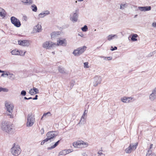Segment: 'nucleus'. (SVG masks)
<instances>
[{
    "label": "nucleus",
    "instance_id": "55",
    "mask_svg": "<svg viewBox=\"0 0 156 156\" xmlns=\"http://www.w3.org/2000/svg\"><path fill=\"white\" fill-rule=\"evenodd\" d=\"M98 154L100 155H101V154H103V153H102L101 152H100V151H99L98 152Z\"/></svg>",
    "mask_w": 156,
    "mask_h": 156
},
{
    "label": "nucleus",
    "instance_id": "23",
    "mask_svg": "<svg viewBox=\"0 0 156 156\" xmlns=\"http://www.w3.org/2000/svg\"><path fill=\"white\" fill-rule=\"evenodd\" d=\"M58 72L61 73L63 74L66 73L65 69L61 66H58Z\"/></svg>",
    "mask_w": 156,
    "mask_h": 156
},
{
    "label": "nucleus",
    "instance_id": "54",
    "mask_svg": "<svg viewBox=\"0 0 156 156\" xmlns=\"http://www.w3.org/2000/svg\"><path fill=\"white\" fill-rule=\"evenodd\" d=\"M5 75H6L7 76H8V74L7 73H2L1 75V76H4Z\"/></svg>",
    "mask_w": 156,
    "mask_h": 156
},
{
    "label": "nucleus",
    "instance_id": "37",
    "mask_svg": "<svg viewBox=\"0 0 156 156\" xmlns=\"http://www.w3.org/2000/svg\"><path fill=\"white\" fill-rule=\"evenodd\" d=\"M33 89L34 92H35V94H38V90L37 88L35 87H33Z\"/></svg>",
    "mask_w": 156,
    "mask_h": 156
},
{
    "label": "nucleus",
    "instance_id": "58",
    "mask_svg": "<svg viewBox=\"0 0 156 156\" xmlns=\"http://www.w3.org/2000/svg\"><path fill=\"white\" fill-rule=\"evenodd\" d=\"M24 99L25 100H29L28 98H27L26 97H25L24 98Z\"/></svg>",
    "mask_w": 156,
    "mask_h": 156
},
{
    "label": "nucleus",
    "instance_id": "35",
    "mask_svg": "<svg viewBox=\"0 0 156 156\" xmlns=\"http://www.w3.org/2000/svg\"><path fill=\"white\" fill-rule=\"evenodd\" d=\"M75 81L74 80L72 81L70 84V88L71 89L73 87L75 84Z\"/></svg>",
    "mask_w": 156,
    "mask_h": 156
},
{
    "label": "nucleus",
    "instance_id": "20",
    "mask_svg": "<svg viewBox=\"0 0 156 156\" xmlns=\"http://www.w3.org/2000/svg\"><path fill=\"white\" fill-rule=\"evenodd\" d=\"M149 99L151 101H154L156 99V95L153 93L152 92L149 95Z\"/></svg>",
    "mask_w": 156,
    "mask_h": 156
},
{
    "label": "nucleus",
    "instance_id": "63",
    "mask_svg": "<svg viewBox=\"0 0 156 156\" xmlns=\"http://www.w3.org/2000/svg\"><path fill=\"white\" fill-rule=\"evenodd\" d=\"M2 87H0V92L2 91Z\"/></svg>",
    "mask_w": 156,
    "mask_h": 156
},
{
    "label": "nucleus",
    "instance_id": "61",
    "mask_svg": "<svg viewBox=\"0 0 156 156\" xmlns=\"http://www.w3.org/2000/svg\"><path fill=\"white\" fill-rule=\"evenodd\" d=\"M84 0H77L78 2H82Z\"/></svg>",
    "mask_w": 156,
    "mask_h": 156
},
{
    "label": "nucleus",
    "instance_id": "1",
    "mask_svg": "<svg viewBox=\"0 0 156 156\" xmlns=\"http://www.w3.org/2000/svg\"><path fill=\"white\" fill-rule=\"evenodd\" d=\"M12 125L9 122L5 121L2 122L1 125L2 130L8 133H11L13 132Z\"/></svg>",
    "mask_w": 156,
    "mask_h": 156
},
{
    "label": "nucleus",
    "instance_id": "21",
    "mask_svg": "<svg viewBox=\"0 0 156 156\" xmlns=\"http://www.w3.org/2000/svg\"><path fill=\"white\" fill-rule=\"evenodd\" d=\"M153 144H151L150 145V147L149 150L148 151L147 153L146 156H149L151 154L152 151V147L153 146Z\"/></svg>",
    "mask_w": 156,
    "mask_h": 156
},
{
    "label": "nucleus",
    "instance_id": "22",
    "mask_svg": "<svg viewBox=\"0 0 156 156\" xmlns=\"http://www.w3.org/2000/svg\"><path fill=\"white\" fill-rule=\"evenodd\" d=\"M114 37L117 38L118 36L115 34H110L107 37V39L108 41H110L112 40Z\"/></svg>",
    "mask_w": 156,
    "mask_h": 156
},
{
    "label": "nucleus",
    "instance_id": "5",
    "mask_svg": "<svg viewBox=\"0 0 156 156\" xmlns=\"http://www.w3.org/2000/svg\"><path fill=\"white\" fill-rule=\"evenodd\" d=\"M35 122L34 115L32 114H29L27 117V121L26 125L27 127L32 126Z\"/></svg>",
    "mask_w": 156,
    "mask_h": 156
},
{
    "label": "nucleus",
    "instance_id": "33",
    "mask_svg": "<svg viewBox=\"0 0 156 156\" xmlns=\"http://www.w3.org/2000/svg\"><path fill=\"white\" fill-rule=\"evenodd\" d=\"M145 12L146 11H148L151 10V7L150 6H144Z\"/></svg>",
    "mask_w": 156,
    "mask_h": 156
},
{
    "label": "nucleus",
    "instance_id": "53",
    "mask_svg": "<svg viewBox=\"0 0 156 156\" xmlns=\"http://www.w3.org/2000/svg\"><path fill=\"white\" fill-rule=\"evenodd\" d=\"M37 97H38V96L37 95H36L35 96V97L34 98H33V100H37Z\"/></svg>",
    "mask_w": 156,
    "mask_h": 156
},
{
    "label": "nucleus",
    "instance_id": "3",
    "mask_svg": "<svg viewBox=\"0 0 156 156\" xmlns=\"http://www.w3.org/2000/svg\"><path fill=\"white\" fill-rule=\"evenodd\" d=\"M73 145L75 147L82 148L87 147L88 144L87 143L84 142L82 140H78L76 142H74Z\"/></svg>",
    "mask_w": 156,
    "mask_h": 156
},
{
    "label": "nucleus",
    "instance_id": "14",
    "mask_svg": "<svg viewBox=\"0 0 156 156\" xmlns=\"http://www.w3.org/2000/svg\"><path fill=\"white\" fill-rule=\"evenodd\" d=\"M54 45H55V44L52 42L48 41L45 42L43 44V47L44 48L48 49L52 47Z\"/></svg>",
    "mask_w": 156,
    "mask_h": 156
},
{
    "label": "nucleus",
    "instance_id": "10",
    "mask_svg": "<svg viewBox=\"0 0 156 156\" xmlns=\"http://www.w3.org/2000/svg\"><path fill=\"white\" fill-rule=\"evenodd\" d=\"M94 86L96 87L99 84H100L101 81V76H96L94 78Z\"/></svg>",
    "mask_w": 156,
    "mask_h": 156
},
{
    "label": "nucleus",
    "instance_id": "36",
    "mask_svg": "<svg viewBox=\"0 0 156 156\" xmlns=\"http://www.w3.org/2000/svg\"><path fill=\"white\" fill-rule=\"evenodd\" d=\"M138 9L141 11L145 12L144 6V7H139Z\"/></svg>",
    "mask_w": 156,
    "mask_h": 156
},
{
    "label": "nucleus",
    "instance_id": "41",
    "mask_svg": "<svg viewBox=\"0 0 156 156\" xmlns=\"http://www.w3.org/2000/svg\"><path fill=\"white\" fill-rule=\"evenodd\" d=\"M155 51H153V52H151L150 53H149L147 55V56L148 57H151L153 55H154L155 53Z\"/></svg>",
    "mask_w": 156,
    "mask_h": 156
},
{
    "label": "nucleus",
    "instance_id": "51",
    "mask_svg": "<svg viewBox=\"0 0 156 156\" xmlns=\"http://www.w3.org/2000/svg\"><path fill=\"white\" fill-rule=\"evenodd\" d=\"M101 58H103L105 60H107V57L105 56H100V57Z\"/></svg>",
    "mask_w": 156,
    "mask_h": 156
},
{
    "label": "nucleus",
    "instance_id": "52",
    "mask_svg": "<svg viewBox=\"0 0 156 156\" xmlns=\"http://www.w3.org/2000/svg\"><path fill=\"white\" fill-rule=\"evenodd\" d=\"M49 140V139L47 138L46 139H45L44 140H43V141H44L45 143V142H47Z\"/></svg>",
    "mask_w": 156,
    "mask_h": 156
},
{
    "label": "nucleus",
    "instance_id": "15",
    "mask_svg": "<svg viewBox=\"0 0 156 156\" xmlns=\"http://www.w3.org/2000/svg\"><path fill=\"white\" fill-rule=\"evenodd\" d=\"M50 14V12L48 10H45L38 15V19H39L40 18H44Z\"/></svg>",
    "mask_w": 156,
    "mask_h": 156
},
{
    "label": "nucleus",
    "instance_id": "4",
    "mask_svg": "<svg viewBox=\"0 0 156 156\" xmlns=\"http://www.w3.org/2000/svg\"><path fill=\"white\" fill-rule=\"evenodd\" d=\"M5 105L7 111L8 112V113H7V115H9L10 118H13V116L12 113L13 112V105L12 104H9L7 101L5 102Z\"/></svg>",
    "mask_w": 156,
    "mask_h": 156
},
{
    "label": "nucleus",
    "instance_id": "29",
    "mask_svg": "<svg viewBox=\"0 0 156 156\" xmlns=\"http://www.w3.org/2000/svg\"><path fill=\"white\" fill-rule=\"evenodd\" d=\"M128 6V4L125 3L124 4H121L120 5V9H124V8L127 7Z\"/></svg>",
    "mask_w": 156,
    "mask_h": 156
},
{
    "label": "nucleus",
    "instance_id": "50",
    "mask_svg": "<svg viewBox=\"0 0 156 156\" xmlns=\"http://www.w3.org/2000/svg\"><path fill=\"white\" fill-rule=\"evenodd\" d=\"M66 151H67L68 152V154L70 152H72V150L71 149H69L68 150H66Z\"/></svg>",
    "mask_w": 156,
    "mask_h": 156
},
{
    "label": "nucleus",
    "instance_id": "40",
    "mask_svg": "<svg viewBox=\"0 0 156 156\" xmlns=\"http://www.w3.org/2000/svg\"><path fill=\"white\" fill-rule=\"evenodd\" d=\"M84 67L85 68H88V62H85L84 63Z\"/></svg>",
    "mask_w": 156,
    "mask_h": 156
},
{
    "label": "nucleus",
    "instance_id": "57",
    "mask_svg": "<svg viewBox=\"0 0 156 156\" xmlns=\"http://www.w3.org/2000/svg\"><path fill=\"white\" fill-rule=\"evenodd\" d=\"M45 142L43 141V140L41 142V144L42 145H43L44 144Z\"/></svg>",
    "mask_w": 156,
    "mask_h": 156
},
{
    "label": "nucleus",
    "instance_id": "18",
    "mask_svg": "<svg viewBox=\"0 0 156 156\" xmlns=\"http://www.w3.org/2000/svg\"><path fill=\"white\" fill-rule=\"evenodd\" d=\"M34 29L36 32H40L42 30L41 26V25L38 24L35 26Z\"/></svg>",
    "mask_w": 156,
    "mask_h": 156
},
{
    "label": "nucleus",
    "instance_id": "46",
    "mask_svg": "<svg viewBox=\"0 0 156 156\" xmlns=\"http://www.w3.org/2000/svg\"><path fill=\"white\" fill-rule=\"evenodd\" d=\"M112 57H107V60L109 61L112 59Z\"/></svg>",
    "mask_w": 156,
    "mask_h": 156
},
{
    "label": "nucleus",
    "instance_id": "42",
    "mask_svg": "<svg viewBox=\"0 0 156 156\" xmlns=\"http://www.w3.org/2000/svg\"><path fill=\"white\" fill-rule=\"evenodd\" d=\"M9 90L7 88H2V91L7 92Z\"/></svg>",
    "mask_w": 156,
    "mask_h": 156
},
{
    "label": "nucleus",
    "instance_id": "32",
    "mask_svg": "<svg viewBox=\"0 0 156 156\" xmlns=\"http://www.w3.org/2000/svg\"><path fill=\"white\" fill-rule=\"evenodd\" d=\"M81 29L83 31L86 32L88 30V27L87 26L85 25L82 27Z\"/></svg>",
    "mask_w": 156,
    "mask_h": 156
},
{
    "label": "nucleus",
    "instance_id": "38",
    "mask_svg": "<svg viewBox=\"0 0 156 156\" xmlns=\"http://www.w3.org/2000/svg\"><path fill=\"white\" fill-rule=\"evenodd\" d=\"M29 93L32 95H34L35 94L34 93L33 90V89H30V90Z\"/></svg>",
    "mask_w": 156,
    "mask_h": 156
},
{
    "label": "nucleus",
    "instance_id": "30",
    "mask_svg": "<svg viewBox=\"0 0 156 156\" xmlns=\"http://www.w3.org/2000/svg\"><path fill=\"white\" fill-rule=\"evenodd\" d=\"M138 35L136 34H134L133 35L132 37L131 38V40L133 41H135L137 40V39L136 38L137 37Z\"/></svg>",
    "mask_w": 156,
    "mask_h": 156
},
{
    "label": "nucleus",
    "instance_id": "26",
    "mask_svg": "<svg viewBox=\"0 0 156 156\" xmlns=\"http://www.w3.org/2000/svg\"><path fill=\"white\" fill-rule=\"evenodd\" d=\"M60 140H59L56 142L55 144L52 146L48 147L47 148L48 150H51L56 147L59 144Z\"/></svg>",
    "mask_w": 156,
    "mask_h": 156
},
{
    "label": "nucleus",
    "instance_id": "31",
    "mask_svg": "<svg viewBox=\"0 0 156 156\" xmlns=\"http://www.w3.org/2000/svg\"><path fill=\"white\" fill-rule=\"evenodd\" d=\"M58 35V34L55 32H54L51 34V38H54Z\"/></svg>",
    "mask_w": 156,
    "mask_h": 156
},
{
    "label": "nucleus",
    "instance_id": "7",
    "mask_svg": "<svg viewBox=\"0 0 156 156\" xmlns=\"http://www.w3.org/2000/svg\"><path fill=\"white\" fill-rule=\"evenodd\" d=\"M87 47L85 46L79 47L73 51V53L75 56H78L82 54L86 50Z\"/></svg>",
    "mask_w": 156,
    "mask_h": 156
},
{
    "label": "nucleus",
    "instance_id": "64",
    "mask_svg": "<svg viewBox=\"0 0 156 156\" xmlns=\"http://www.w3.org/2000/svg\"><path fill=\"white\" fill-rule=\"evenodd\" d=\"M137 16V15H135V16L134 17H135V18Z\"/></svg>",
    "mask_w": 156,
    "mask_h": 156
},
{
    "label": "nucleus",
    "instance_id": "11",
    "mask_svg": "<svg viewBox=\"0 0 156 156\" xmlns=\"http://www.w3.org/2000/svg\"><path fill=\"white\" fill-rule=\"evenodd\" d=\"M121 101L123 103H128L130 102L131 101H133L135 99L133 97H124L121 98Z\"/></svg>",
    "mask_w": 156,
    "mask_h": 156
},
{
    "label": "nucleus",
    "instance_id": "8",
    "mask_svg": "<svg viewBox=\"0 0 156 156\" xmlns=\"http://www.w3.org/2000/svg\"><path fill=\"white\" fill-rule=\"evenodd\" d=\"M10 20L12 24L17 27H20L21 25V23L20 20L14 16H12L10 18Z\"/></svg>",
    "mask_w": 156,
    "mask_h": 156
},
{
    "label": "nucleus",
    "instance_id": "59",
    "mask_svg": "<svg viewBox=\"0 0 156 156\" xmlns=\"http://www.w3.org/2000/svg\"><path fill=\"white\" fill-rule=\"evenodd\" d=\"M83 156H87V155L85 153H83Z\"/></svg>",
    "mask_w": 156,
    "mask_h": 156
},
{
    "label": "nucleus",
    "instance_id": "43",
    "mask_svg": "<svg viewBox=\"0 0 156 156\" xmlns=\"http://www.w3.org/2000/svg\"><path fill=\"white\" fill-rule=\"evenodd\" d=\"M117 48L115 46L114 48H113L112 46L111 47V50L112 51H113L115 50H116L117 49Z\"/></svg>",
    "mask_w": 156,
    "mask_h": 156
},
{
    "label": "nucleus",
    "instance_id": "45",
    "mask_svg": "<svg viewBox=\"0 0 156 156\" xmlns=\"http://www.w3.org/2000/svg\"><path fill=\"white\" fill-rule=\"evenodd\" d=\"M40 133L42 135L44 133V130L43 128H42L40 130Z\"/></svg>",
    "mask_w": 156,
    "mask_h": 156
},
{
    "label": "nucleus",
    "instance_id": "6",
    "mask_svg": "<svg viewBox=\"0 0 156 156\" xmlns=\"http://www.w3.org/2000/svg\"><path fill=\"white\" fill-rule=\"evenodd\" d=\"M79 14V9L78 8H77L74 11L70 14V20L73 22H77L78 20Z\"/></svg>",
    "mask_w": 156,
    "mask_h": 156
},
{
    "label": "nucleus",
    "instance_id": "28",
    "mask_svg": "<svg viewBox=\"0 0 156 156\" xmlns=\"http://www.w3.org/2000/svg\"><path fill=\"white\" fill-rule=\"evenodd\" d=\"M30 8L32 9V11L36 12L37 9V6L35 4L32 5L30 6Z\"/></svg>",
    "mask_w": 156,
    "mask_h": 156
},
{
    "label": "nucleus",
    "instance_id": "12",
    "mask_svg": "<svg viewBox=\"0 0 156 156\" xmlns=\"http://www.w3.org/2000/svg\"><path fill=\"white\" fill-rule=\"evenodd\" d=\"M55 131H51L48 132L46 134L47 138H48L49 140H51L54 138H55L56 136V135L54 133Z\"/></svg>",
    "mask_w": 156,
    "mask_h": 156
},
{
    "label": "nucleus",
    "instance_id": "17",
    "mask_svg": "<svg viewBox=\"0 0 156 156\" xmlns=\"http://www.w3.org/2000/svg\"><path fill=\"white\" fill-rule=\"evenodd\" d=\"M20 1L21 2L24 4L27 5H31L33 3V0H20Z\"/></svg>",
    "mask_w": 156,
    "mask_h": 156
},
{
    "label": "nucleus",
    "instance_id": "48",
    "mask_svg": "<svg viewBox=\"0 0 156 156\" xmlns=\"http://www.w3.org/2000/svg\"><path fill=\"white\" fill-rule=\"evenodd\" d=\"M152 26L153 27H154L156 28V23L153 22L152 24Z\"/></svg>",
    "mask_w": 156,
    "mask_h": 156
},
{
    "label": "nucleus",
    "instance_id": "34",
    "mask_svg": "<svg viewBox=\"0 0 156 156\" xmlns=\"http://www.w3.org/2000/svg\"><path fill=\"white\" fill-rule=\"evenodd\" d=\"M26 51L23 52L22 51H19L20 54H19V55L21 56H23L25 55V54L26 53Z\"/></svg>",
    "mask_w": 156,
    "mask_h": 156
},
{
    "label": "nucleus",
    "instance_id": "27",
    "mask_svg": "<svg viewBox=\"0 0 156 156\" xmlns=\"http://www.w3.org/2000/svg\"><path fill=\"white\" fill-rule=\"evenodd\" d=\"M11 52L12 55H19L20 54L19 51L16 49L13 50Z\"/></svg>",
    "mask_w": 156,
    "mask_h": 156
},
{
    "label": "nucleus",
    "instance_id": "13",
    "mask_svg": "<svg viewBox=\"0 0 156 156\" xmlns=\"http://www.w3.org/2000/svg\"><path fill=\"white\" fill-rule=\"evenodd\" d=\"M18 43L19 45L23 46L28 47L30 44L29 41L26 40H19Z\"/></svg>",
    "mask_w": 156,
    "mask_h": 156
},
{
    "label": "nucleus",
    "instance_id": "47",
    "mask_svg": "<svg viewBox=\"0 0 156 156\" xmlns=\"http://www.w3.org/2000/svg\"><path fill=\"white\" fill-rule=\"evenodd\" d=\"M152 92L154 94L156 95V87L152 90Z\"/></svg>",
    "mask_w": 156,
    "mask_h": 156
},
{
    "label": "nucleus",
    "instance_id": "62",
    "mask_svg": "<svg viewBox=\"0 0 156 156\" xmlns=\"http://www.w3.org/2000/svg\"><path fill=\"white\" fill-rule=\"evenodd\" d=\"M28 99L29 100V99H32V98H31V97H30V98H28Z\"/></svg>",
    "mask_w": 156,
    "mask_h": 156
},
{
    "label": "nucleus",
    "instance_id": "56",
    "mask_svg": "<svg viewBox=\"0 0 156 156\" xmlns=\"http://www.w3.org/2000/svg\"><path fill=\"white\" fill-rule=\"evenodd\" d=\"M45 142L43 141V140L41 142V144L42 145H43L44 144Z\"/></svg>",
    "mask_w": 156,
    "mask_h": 156
},
{
    "label": "nucleus",
    "instance_id": "60",
    "mask_svg": "<svg viewBox=\"0 0 156 156\" xmlns=\"http://www.w3.org/2000/svg\"><path fill=\"white\" fill-rule=\"evenodd\" d=\"M4 72V71H2V70H0V73H3Z\"/></svg>",
    "mask_w": 156,
    "mask_h": 156
},
{
    "label": "nucleus",
    "instance_id": "24",
    "mask_svg": "<svg viewBox=\"0 0 156 156\" xmlns=\"http://www.w3.org/2000/svg\"><path fill=\"white\" fill-rule=\"evenodd\" d=\"M86 112H87L86 110H85L82 116L81 119H80V120L79 122V124L82 123H83V122H84L85 121L84 116H85V114H86Z\"/></svg>",
    "mask_w": 156,
    "mask_h": 156
},
{
    "label": "nucleus",
    "instance_id": "2",
    "mask_svg": "<svg viewBox=\"0 0 156 156\" xmlns=\"http://www.w3.org/2000/svg\"><path fill=\"white\" fill-rule=\"evenodd\" d=\"M10 151L12 155L14 156H18L21 153V150L18 145L14 143L13 144Z\"/></svg>",
    "mask_w": 156,
    "mask_h": 156
},
{
    "label": "nucleus",
    "instance_id": "9",
    "mask_svg": "<svg viewBox=\"0 0 156 156\" xmlns=\"http://www.w3.org/2000/svg\"><path fill=\"white\" fill-rule=\"evenodd\" d=\"M137 145L138 143H137L134 144H130L129 146L125 149V152L128 154L131 153L132 151H134L136 149Z\"/></svg>",
    "mask_w": 156,
    "mask_h": 156
},
{
    "label": "nucleus",
    "instance_id": "19",
    "mask_svg": "<svg viewBox=\"0 0 156 156\" xmlns=\"http://www.w3.org/2000/svg\"><path fill=\"white\" fill-rule=\"evenodd\" d=\"M6 16V12L5 10L2 8L0 7V16L4 18Z\"/></svg>",
    "mask_w": 156,
    "mask_h": 156
},
{
    "label": "nucleus",
    "instance_id": "49",
    "mask_svg": "<svg viewBox=\"0 0 156 156\" xmlns=\"http://www.w3.org/2000/svg\"><path fill=\"white\" fill-rule=\"evenodd\" d=\"M50 114V112H48L47 113H45L43 114V117L45 116H46L48 114Z\"/></svg>",
    "mask_w": 156,
    "mask_h": 156
},
{
    "label": "nucleus",
    "instance_id": "25",
    "mask_svg": "<svg viewBox=\"0 0 156 156\" xmlns=\"http://www.w3.org/2000/svg\"><path fill=\"white\" fill-rule=\"evenodd\" d=\"M68 154V152L67 151H66V150H64L60 151L58 154V156H60L61 155H65Z\"/></svg>",
    "mask_w": 156,
    "mask_h": 156
},
{
    "label": "nucleus",
    "instance_id": "16",
    "mask_svg": "<svg viewBox=\"0 0 156 156\" xmlns=\"http://www.w3.org/2000/svg\"><path fill=\"white\" fill-rule=\"evenodd\" d=\"M57 44L58 45L66 46V41L65 39L61 40L59 38L57 40Z\"/></svg>",
    "mask_w": 156,
    "mask_h": 156
},
{
    "label": "nucleus",
    "instance_id": "39",
    "mask_svg": "<svg viewBox=\"0 0 156 156\" xmlns=\"http://www.w3.org/2000/svg\"><path fill=\"white\" fill-rule=\"evenodd\" d=\"M26 92L25 90H23L21 92V94L22 96H24L26 95Z\"/></svg>",
    "mask_w": 156,
    "mask_h": 156
},
{
    "label": "nucleus",
    "instance_id": "44",
    "mask_svg": "<svg viewBox=\"0 0 156 156\" xmlns=\"http://www.w3.org/2000/svg\"><path fill=\"white\" fill-rule=\"evenodd\" d=\"M23 20L27 21V17L26 16H23Z\"/></svg>",
    "mask_w": 156,
    "mask_h": 156
}]
</instances>
